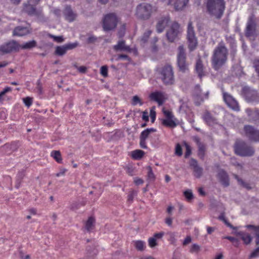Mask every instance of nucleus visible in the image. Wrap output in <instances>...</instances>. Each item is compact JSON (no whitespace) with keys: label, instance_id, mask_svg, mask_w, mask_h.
<instances>
[{"label":"nucleus","instance_id":"f257e3e1","mask_svg":"<svg viewBox=\"0 0 259 259\" xmlns=\"http://www.w3.org/2000/svg\"><path fill=\"white\" fill-rule=\"evenodd\" d=\"M228 50L223 44H219L214 49L211 57V62L213 68L218 70L227 62Z\"/></svg>","mask_w":259,"mask_h":259},{"label":"nucleus","instance_id":"f03ea898","mask_svg":"<svg viewBox=\"0 0 259 259\" xmlns=\"http://www.w3.org/2000/svg\"><path fill=\"white\" fill-rule=\"evenodd\" d=\"M225 5L224 0H207V10L209 14L220 19L224 13Z\"/></svg>","mask_w":259,"mask_h":259},{"label":"nucleus","instance_id":"7ed1b4c3","mask_svg":"<svg viewBox=\"0 0 259 259\" xmlns=\"http://www.w3.org/2000/svg\"><path fill=\"white\" fill-rule=\"evenodd\" d=\"M157 11L155 6L148 3L139 5L136 8V15L138 19L142 20L149 19L152 13Z\"/></svg>","mask_w":259,"mask_h":259},{"label":"nucleus","instance_id":"20e7f679","mask_svg":"<svg viewBox=\"0 0 259 259\" xmlns=\"http://www.w3.org/2000/svg\"><path fill=\"white\" fill-rule=\"evenodd\" d=\"M234 148L235 153L242 157H250L254 154V148L242 140H237L234 144Z\"/></svg>","mask_w":259,"mask_h":259},{"label":"nucleus","instance_id":"39448f33","mask_svg":"<svg viewBox=\"0 0 259 259\" xmlns=\"http://www.w3.org/2000/svg\"><path fill=\"white\" fill-rule=\"evenodd\" d=\"M119 21V18L116 14L114 13H110L105 15L102 19L103 30L105 32L114 30Z\"/></svg>","mask_w":259,"mask_h":259},{"label":"nucleus","instance_id":"423d86ee","mask_svg":"<svg viewBox=\"0 0 259 259\" xmlns=\"http://www.w3.org/2000/svg\"><path fill=\"white\" fill-rule=\"evenodd\" d=\"M160 78L165 85L174 84L175 79L172 67L166 65L162 67L159 71Z\"/></svg>","mask_w":259,"mask_h":259},{"label":"nucleus","instance_id":"0eeeda50","mask_svg":"<svg viewBox=\"0 0 259 259\" xmlns=\"http://www.w3.org/2000/svg\"><path fill=\"white\" fill-rule=\"evenodd\" d=\"M187 39L189 50L191 51L194 50L197 47L198 40L196 36L194 27L191 21H189L188 24Z\"/></svg>","mask_w":259,"mask_h":259},{"label":"nucleus","instance_id":"6e6552de","mask_svg":"<svg viewBox=\"0 0 259 259\" xmlns=\"http://www.w3.org/2000/svg\"><path fill=\"white\" fill-rule=\"evenodd\" d=\"M181 33L180 24L176 21L172 22L169 25L166 33L167 40L170 42H174L178 39Z\"/></svg>","mask_w":259,"mask_h":259},{"label":"nucleus","instance_id":"1a4fd4ad","mask_svg":"<svg viewBox=\"0 0 259 259\" xmlns=\"http://www.w3.org/2000/svg\"><path fill=\"white\" fill-rule=\"evenodd\" d=\"M186 56L184 47L180 46L178 48L177 54V63L179 69L182 72L188 70V65L186 61Z\"/></svg>","mask_w":259,"mask_h":259},{"label":"nucleus","instance_id":"9d476101","mask_svg":"<svg viewBox=\"0 0 259 259\" xmlns=\"http://www.w3.org/2000/svg\"><path fill=\"white\" fill-rule=\"evenodd\" d=\"M19 48L18 44L14 40H12L0 46V53L3 54H8L18 50Z\"/></svg>","mask_w":259,"mask_h":259},{"label":"nucleus","instance_id":"9b49d317","mask_svg":"<svg viewBox=\"0 0 259 259\" xmlns=\"http://www.w3.org/2000/svg\"><path fill=\"white\" fill-rule=\"evenodd\" d=\"M244 131L245 135L250 140L259 142V131L251 125H245Z\"/></svg>","mask_w":259,"mask_h":259},{"label":"nucleus","instance_id":"f8f14e48","mask_svg":"<svg viewBox=\"0 0 259 259\" xmlns=\"http://www.w3.org/2000/svg\"><path fill=\"white\" fill-rule=\"evenodd\" d=\"M78 46L77 42L67 44L63 46H57L55 48V54L62 56L64 55L68 50H72Z\"/></svg>","mask_w":259,"mask_h":259},{"label":"nucleus","instance_id":"ddd939ff","mask_svg":"<svg viewBox=\"0 0 259 259\" xmlns=\"http://www.w3.org/2000/svg\"><path fill=\"white\" fill-rule=\"evenodd\" d=\"M243 92L246 101L249 102H259V96L256 91L245 87L243 89Z\"/></svg>","mask_w":259,"mask_h":259},{"label":"nucleus","instance_id":"4468645a","mask_svg":"<svg viewBox=\"0 0 259 259\" xmlns=\"http://www.w3.org/2000/svg\"><path fill=\"white\" fill-rule=\"evenodd\" d=\"M208 95L209 92L207 91L205 92H202V90L200 89V86L197 85L195 87L193 91V95L196 99L198 101V104L204 99H207L208 98Z\"/></svg>","mask_w":259,"mask_h":259},{"label":"nucleus","instance_id":"2eb2a0df","mask_svg":"<svg viewBox=\"0 0 259 259\" xmlns=\"http://www.w3.org/2000/svg\"><path fill=\"white\" fill-rule=\"evenodd\" d=\"M189 0H168L167 5H172L176 11H182L186 6Z\"/></svg>","mask_w":259,"mask_h":259},{"label":"nucleus","instance_id":"dca6fc26","mask_svg":"<svg viewBox=\"0 0 259 259\" xmlns=\"http://www.w3.org/2000/svg\"><path fill=\"white\" fill-rule=\"evenodd\" d=\"M224 100L227 105L234 110H239V106L236 101L230 95L224 93Z\"/></svg>","mask_w":259,"mask_h":259},{"label":"nucleus","instance_id":"f3484780","mask_svg":"<svg viewBox=\"0 0 259 259\" xmlns=\"http://www.w3.org/2000/svg\"><path fill=\"white\" fill-rule=\"evenodd\" d=\"M170 19L169 17H164L161 18L156 24V31L158 33H161L163 31L165 28L169 25Z\"/></svg>","mask_w":259,"mask_h":259},{"label":"nucleus","instance_id":"a211bd4d","mask_svg":"<svg viewBox=\"0 0 259 259\" xmlns=\"http://www.w3.org/2000/svg\"><path fill=\"white\" fill-rule=\"evenodd\" d=\"M256 35V24L251 19H250L247 22L246 28V35L250 37Z\"/></svg>","mask_w":259,"mask_h":259},{"label":"nucleus","instance_id":"6ab92c4d","mask_svg":"<svg viewBox=\"0 0 259 259\" xmlns=\"http://www.w3.org/2000/svg\"><path fill=\"white\" fill-rule=\"evenodd\" d=\"M149 98L151 100L157 102L159 105H161L165 100L164 93L161 92L152 93L149 95Z\"/></svg>","mask_w":259,"mask_h":259},{"label":"nucleus","instance_id":"aec40b11","mask_svg":"<svg viewBox=\"0 0 259 259\" xmlns=\"http://www.w3.org/2000/svg\"><path fill=\"white\" fill-rule=\"evenodd\" d=\"M190 165L193 168L194 176L197 178H200L202 175L203 168L198 165L197 161L192 159Z\"/></svg>","mask_w":259,"mask_h":259},{"label":"nucleus","instance_id":"412c9836","mask_svg":"<svg viewBox=\"0 0 259 259\" xmlns=\"http://www.w3.org/2000/svg\"><path fill=\"white\" fill-rule=\"evenodd\" d=\"M23 6V11L28 15L30 16L38 15V12L35 8L36 5L27 2V3L24 4Z\"/></svg>","mask_w":259,"mask_h":259},{"label":"nucleus","instance_id":"4be33fe9","mask_svg":"<svg viewBox=\"0 0 259 259\" xmlns=\"http://www.w3.org/2000/svg\"><path fill=\"white\" fill-rule=\"evenodd\" d=\"M113 49L116 51H122L125 52H131L132 49L128 46L126 45L124 40H119L117 45L113 46Z\"/></svg>","mask_w":259,"mask_h":259},{"label":"nucleus","instance_id":"5701e85b","mask_svg":"<svg viewBox=\"0 0 259 259\" xmlns=\"http://www.w3.org/2000/svg\"><path fill=\"white\" fill-rule=\"evenodd\" d=\"M30 32L28 27L18 26L13 30V35L18 36H23Z\"/></svg>","mask_w":259,"mask_h":259},{"label":"nucleus","instance_id":"b1692460","mask_svg":"<svg viewBox=\"0 0 259 259\" xmlns=\"http://www.w3.org/2000/svg\"><path fill=\"white\" fill-rule=\"evenodd\" d=\"M64 14L66 19L70 22L75 20L76 17V14L72 11L70 6L66 7L64 11Z\"/></svg>","mask_w":259,"mask_h":259},{"label":"nucleus","instance_id":"393cba45","mask_svg":"<svg viewBox=\"0 0 259 259\" xmlns=\"http://www.w3.org/2000/svg\"><path fill=\"white\" fill-rule=\"evenodd\" d=\"M234 234L236 236L240 237L246 244H249L252 240L251 235L247 233L242 231H236L234 232Z\"/></svg>","mask_w":259,"mask_h":259},{"label":"nucleus","instance_id":"a878e982","mask_svg":"<svg viewBox=\"0 0 259 259\" xmlns=\"http://www.w3.org/2000/svg\"><path fill=\"white\" fill-rule=\"evenodd\" d=\"M218 178L224 186L227 187L229 185V177L225 171L220 170L218 174Z\"/></svg>","mask_w":259,"mask_h":259},{"label":"nucleus","instance_id":"bb28decb","mask_svg":"<svg viewBox=\"0 0 259 259\" xmlns=\"http://www.w3.org/2000/svg\"><path fill=\"white\" fill-rule=\"evenodd\" d=\"M150 134L148 133V130H144L143 131L140 135V145L141 148L143 149L147 148V146L146 143V140L148 138Z\"/></svg>","mask_w":259,"mask_h":259},{"label":"nucleus","instance_id":"cd10ccee","mask_svg":"<svg viewBox=\"0 0 259 259\" xmlns=\"http://www.w3.org/2000/svg\"><path fill=\"white\" fill-rule=\"evenodd\" d=\"M246 112L247 113L248 116L249 117L250 119L252 120H256L259 119V111L257 110H251L250 109H247Z\"/></svg>","mask_w":259,"mask_h":259},{"label":"nucleus","instance_id":"c85d7f7f","mask_svg":"<svg viewBox=\"0 0 259 259\" xmlns=\"http://www.w3.org/2000/svg\"><path fill=\"white\" fill-rule=\"evenodd\" d=\"M234 177L237 180L238 184L241 187L246 189L247 190H251L252 189L253 187L249 183L245 182L242 179L239 178L237 175H234Z\"/></svg>","mask_w":259,"mask_h":259},{"label":"nucleus","instance_id":"c756f323","mask_svg":"<svg viewBox=\"0 0 259 259\" xmlns=\"http://www.w3.org/2000/svg\"><path fill=\"white\" fill-rule=\"evenodd\" d=\"M203 118L206 122L210 125H212L216 122V119L208 112L204 113Z\"/></svg>","mask_w":259,"mask_h":259},{"label":"nucleus","instance_id":"7c9ffc66","mask_svg":"<svg viewBox=\"0 0 259 259\" xmlns=\"http://www.w3.org/2000/svg\"><path fill=\"white\" fill-rule=\"evenodd\" d=\"M196 71L200 78H201L204 75L202 63L200 59L197 61L196 64Z\"/></svg>","mask_w":259,"mask_h":259},{"label":"nucleus","instance_id":"2f4dec72","mask_svg":"<svg viewBox=\"0 0 259 259\" xmlns=\"http://www.w3.org/2000/svg\"><path fill=\"white\" fill-rule=\"evenodd\" d=\"M95 219L90 217L89 218L85 224V229L88 232L91 231L94 228Z\"/></svg>","mask_w":259,"mask_h":259},{"label":"nucleus","instance_id":"473e14b6","mask_svg":"<svg viewBox=\"0 0 259 259\" xmlns=\"http://www.w3.org/2000/svg\"><path fill=\"white\" fill-rule=\"evenodd\" d=\"M51 156L53 157L58 163H61L62 159L59 151L54 150L51 153Z\"/></svg>","mask_w":259,"mask_h":259},{"label":"nucleus","instance_id":"72a5a7b5","mask_svg":"<svg viewBox=\"0 0 259 259\" xmlns=\"http://www.w3.org/2000/svg\"><path fill=\"white\" fill-rule=\"evenodd\" d=\"M134 245L138 250L141 251L144 250L145 248V243L141 240L134 241Z\"/></svg>","mask_w":259,"mask_h":259},{"label":"nucleus","instance_id":"f704fd0d","mask_svg":"<svg viewBox=\"0 0 259 259\" xmlns=\"http://www.w3.org/2000/svg\"><path fill=\"white\" fill-rule=\"evenodd\" d=\"M162 124L166 126L170 127H174L177 126V124L172 118H169L166 119H163L162 121Z\"/></svg>","mask_w":259,"mask_h":259},{"label":"nucleus","instance_id":"c9c22d12","mask_svg":"<svg viewBox=\"0 0 259 259\" xmlns=\"http://www.w3.org/2000/svg\"><path fill=\"white\" fill-rule=\"evenodd\" d=\"M144 154V152L141 150H136L133 151L132 153V156L133 158L135 159H139L142 157Z\"/></svg>","mask_w":259,"mask_h":259},{"label":"nucleus","instance_id":"e433bc0d","mask_svg":"<svg viewBox=\"0 0 259 259\" xmlns=\"http://www.w3.org/2000/svg\"><path fill=\"white\" fill-rule=\"evenodd\" d=\"M36 45V42L35 40H31L26 42L21 46L24 49H29L35 47Z\"/></svg>","mask_w":259,"mask_h":259},{"label":"nucleus","instance_id":"4c0bfd02","mask_svg":"<svg viewBox=\"0 0 259 259\" xmlns=\"http://www.w3.org/2000/svg\"><path fill=\"white\" fill-rule=\"evenodd\" d=\"M180 102L181 104L179 107V111L182 113L186 112L187 109H188L187 104L186 102H184L182 99L180 100Z\"/></svg>","mask_w":259,"mask_h":259},{"label":"nucleus","instance_id":"58836bf2","mask_svg":"<svg viewBox=\"0 0 259 259\" xmlns=\"http://www.w3.org/2000/svg\"><path fill=\"white\" fill-rule=\"evenodd\" d=\"M198 156L201 158H203L204 154H205V145L202 144H199V146H198Z\"/></svg>","mask_w":259,"mask_h":259},{"label":"nucleus","instance_id":"ea45409f","mask_svg":"<svg viewBox=\"0 0 259 259\" xmlns=\"http://www.w3.org/2000/svg\"><path fill=\"white\" fill-rule=\"evenodd\" d=\"M138 104L140 105H142L143 103L142 102L141 99L137 95L133 96L132 100V104L133 106H135Z\"/></svg>","mask_w":259,"mask_h":259},{"label":"nucleus","instance_id":"a19ab883","mask_svg":"<svg viewBox=\"0 0 259 259\" xmlns=\"http://www.w3.org/2000/svg\"><path fill=\"white\" fill-rule=\"evenodd\" d=\"M184 195L188 201H190L193 198V195L191 190H187L184 192Z\"/></svg>","mask_w":259,"mask_h":259},{"label":"nucleus","instance_id":"79ce46f5","mask_svg":"<svg viewBox=\"0 0 259 259\" xmlns=\"http://www.w3.org/2000/svg\"><path fill=\"white\" fill-rule=\"evenodd\" d=\"M148 170V178L150 181H153L155 179V175L152 171V169L151 166H148L147 167Z\"/></svg>","mask_w":259,"mask_h":259},{"label":"nucleus","instance_id":"37998d69","mask_svg":"<svg viewBox=\"0 0 259 259\" xmlns=\"http://www.w3.org/2000/svg\"><path fill=\"white\" fill-rule=\"evenodd\" d=\"M48 36L53 38L54 40L57 42H62L64 41V38L62 36H55L51 34H49Z\"/></svg>","mask_w":259,"mask_h":259},{"label":"nucleus","instance_id":"c03bdc74","mask_svg":"<svg viewBox=\"0 0 259 259\" xmlns=\"http://www.w3.org/2000/svg\"><path fill=\"white\" fill-rule=\"evenodd\" d=\"M200 249V247L197 244H193L190 249V251L191 253H197Z\"/></svg>","mask_w":259,"mask_h":259},{"label":"nucleus","instance_id":"a18cd8bd","mask_svg":"<svg viewBox=\"0 0 259 259\" xmlns=\"http://www.w3.org/2000/svg\"><path fill=\"white\" fill-rule=\"evenodd\" d=\"M245 227L248 229L253 230L255 234L259 231V226H254L252 225H247Z\"/></svg>","mask_w":259,"mask_h":259},{"label":"nucleus","instance_id":"49530a36","mask_svg":"<svg viewBox=\"0 0 259 259\" xmlns=\"http://www.w3.org/2000/svg\"><path fill=\"white\" fill-rule=\"evenodd\" d=\"M23 101L25 105L28 107H30L32 105V99L31 98L26 97L23 98Z\"/></svg>","mask_w":259,"mask_h":259},{"label":"nucleus","instance_id":"de8ad7c7","mask_svg":"<svg viewBox=\"0 0 259 259\" xmlns=\"http://www.w3.org/2000/svg\"><path fill=\"white\" fill-rule=\"evenodd\" d=\"M182 149L179 144H177L175 148V154L178 156H181L182 155Z\"/></svg>","mask_w":259,"mask_h":259},{"label":"nucleus","instance_id":"09e8293b","mask_svg":"<svg viewBox=\"0 0 259 259\" xmlns=\"http://www.w3.org/2000/svg\"><path fill=\"white\" fill-rule=\"evenodd\" d=\"M162 111L164 115L166 117L167 119L174 118V115H172L171 111L166 110L165 109V108H163Z\"/></svg>","mask_w":259,"mask_h":259},{"label":"nucleus","instance_id":"8fccbe9b","mask_svg":"<svg viewBox=\"0 0 259 259\" xmlns=\"http://www.w3.org/2000/svg\"><path fill=\"white\" fill-rule=\"evenodd\" d=\"M101 75L104 77H106L108 75V68L106 66H103L101 68Z\"/></svg>","mask_w":259,"mask_h":259},{"label":"nucleus","instance_id":"3c124183","mask_svg":"<svg viewBox=\"0 0 259 259\" xmlns=\"http://www.w3.org/2000/svg\"><path fill=\"white\" fill-rule=\"evenodd\" d=\"M97 40V37L94 35H90L87 39V42L88 44H93Z\"/></svg>","mask_w":259,"mask_h":259},{"label":"nucleus","instance_id":"603ef678","mask_svg":"<svg viewBox=\"0 0 259 259\" xmlns=\"http://www.w3.org/2000/svg\"><path fill=\"white\" fill-rule=\"evenodd\" d=\"M137 194V192L136 191H132L128 195L127 200L129 202H132L133 200V198L135 196H136Z\"/></svg>","mask_w":259,"mask_h":259},{"label":"nucleus","instance_id":"864d4df0","mask_svg":"<svg viewBox=\"0 0 259 259\" xmlns=\"http://www.w3.org/2000/svg\"><path fill=\"white\" fill-rule=\"evenodd\" d=\"M148 242L149 245L151 247H154L157 245L156 239L154 237L150 238Z\"/></svg>","mask_w":259,"mask_h":259},{"label":"nucleus","instance_id":"5fc2aeb1","mask_svg":"<svg viewBox=\"0 0 259 259\" xmlns=\"http://www.w3.org/2000/svg\"><path fill=\"white\" fill-rule=\"evenodd\" d=\"M259 255V247H258L255 250H254L250 254L249 259L256 257Z\"/></svg>","mask_w":259,"mask_h":259},{"label":"nucleus","instance_id":"6e6d98bb","mask_svg":"<svg viewBox=\"0 0 259 259\" xmlns=\"http://www.w3.org/2000/svg\"><path fill=\"white\" fill-rule=\"evenodd\" d=\"M125 29V25L123 24L122 25L120 30L118 32V35L119 37H122L124 34V31Z\"/></svg>","mask_w":259,"mask_h":259},{"label":"nucleus","instance_id":"4d7b16f0","mask_svg":"<svg viewBox=\"0 0 259 259\" xmlns=\"http://www.w3.org/2000/svg\"><path fill=\"white\" fill-rule=\"evenodd\" d=\"M253 67L255 68L256 72L258 73L259 76V60L256 59L253 62Z\"/></svg>","mask_w":259,"mask_h":259},{"label":"nucleus","instance_id":"13d9d810","mask_svg":"<svg viewBox=\"0 0 259 259\" xmlns=\"http://www.w3.org/2000/svg\"><path fill=\"white\" fill-rule=\"evenodd\" d=\"M186 148V151L185 152V157H188L190 154H191V148L189 145H188L187 144L185 143Z\"/></svg>","mask_w":259,"mask_h":259},{"label":"nucleus","instance_id":"bf43d9fd","mask_svg":"<svg viewBox=\"0 0 259 259\" xmlns=\"http://www.w3.org/2000/svg\"><path fill=\"white\" fill-rule=\"evenodd\" d=\"M154 107H153V108L151 109L150 110V116H151L152 122L154 121V120L155 119V117H156V112L154 110Z\"/></svg>","mask_w":259,"mask_h":259},{"label":"nucleus","instance_id":"052dcab7","mask_svg":"<svg viewBox=\"0 0 259 259\" xmlns=\"http://www.w3.org/2000/svg\"><path fill=\"white\" fill-rule=\"evenodd\" d=\"M225 238L228 239L230 241H231L233 243H238V240L234 237H231V236H226L225 237Z\"/></svg>","mask_w":259,"mask_h":259},{"label":"nucleus","instance_id":"680f3d73","mask_svg":"<svg viewBox=\"0 0 259 259\" xmlns=\"http://www.w3.org/2000/svg\"><path fill=\"white\" fill-rule=\"evenodd\" d=\"M134 182L137 185H140L144 183V181L140 178H136L134 180Z\"/></svg>","mask_w":259,"mask_h":259},{"label":"nucleus","instance_id":"e2e57ef3","mask_svg":"<svg viewBox=\"0 0 259 259\" xmlns=\"http://www.w3.org/2000/svg\"><path fill=\"white\" fill-rule=\"evenodd\" d=\"M172 219L168 217L165 219V223L168 226H171L172 225Z\"/></svg>","mask_w":259,"mask_h":259},{"label":"nucleus","instance_id":"0e129e2a","mask_svg":"<svg viewBox=\"0 0 259 259\" xmlns=\"http://www.w3.org/2000/svg\"><path fill=\"white\" fill-rule=\"evenodd\" d=\"M191 241V238L190 236H187L184 240L183 244L184 245H186L190 243Z\"/></svg>","mask_w":259,"mask_h":259},{"label":"nucleus","instance_id":"69168bd1","mask_svg":"<svg viewBox=\"0 0 259 259\" xmlns=\"http://www.w3.org/2000/svg\"><path fill=\"white\" fill-rule=\"evenodd\" d=\"M142 118H143V120H144L145 121H148L149 117H148V112H146V111L143 112V115H142Z\"/></svg>","mask_w":259,"mask_h":259},{"label":"nucleus","instance_id":"338daca9","mask_svg":"<svg viewBox=\"0 0 259 259\" xmlns=\"http://www.w3.org/2000/svg\"><path fill=\"white\" fill-rule=\"evenodd\" d=\"M119 59H124L126 60H129V57L126 55L121 54L119 55L118 57Z\"/></svg>","mask_w":259,"mask_h":259},{"label":"nucleus","instance_id":"774afa93","mask_svg":"<svg viewBox=\"0 0 259 259\" xmlns=\"http://www.w3.org/2000/svg\"><path fill=\"white\" fill-rule=\"evenodd\" d=\"M231 162L232 164L234 165L240 166L241 167L242 166L240 164H239L236 161V159L234 157L231 158Z\"/></svg>","mask_w":259,"mask_h":259}]
</instances>
